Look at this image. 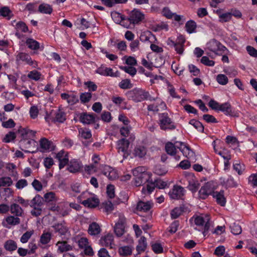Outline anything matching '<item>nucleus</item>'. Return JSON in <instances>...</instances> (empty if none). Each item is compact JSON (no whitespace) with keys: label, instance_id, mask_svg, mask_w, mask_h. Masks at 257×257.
Segmentation results:
<instances>
[{"label":"nucleus","instance_id":"obj_1","mask_svg":"<svg viewBox=\"0 0 257 257\" xmlns=\"http://www.w3.org/2000/svg\"><path fill=\"white\" fill-rule=\"evenodd\" d=\"M127 97L135 102H138L144 100L155 101L157 98L152 97L148 91L142 88H136L126 92Z\"/></svg>","mask_w":257,"mask_h":257},{"label":"nucleus","instance_id":"obj_2","mask_svg":"<svg viewBox=\"0 0 257 257\" xmlns=\"http://www.w3.org/2000/svg\"><path fill=\"white\" fill-rule=\"evenodd\" d=\"M181 183L187 185V188L193 192H195L199 187V183L193 174L184 172V177L181 179Z\"/></svg>","mask_w":257,"mask_h":257},{"label":"nucleus","instance_id":"obj_3","mask_svg":"<svg viewBox=\"0 0 257 257\" xmlns=\"http://www.w3.org/2000/svg\"><path fill=\"white\" fill-rule=\"evenodd\" d=\"M159 121L160 128L162 130H173L176 128L174 122L166 112L159 114Z\"/></svg>","mask_w":257,"mask_h":257},{"label":"nucleus","instance_id":"obj_4","mask_svg":"<svg viewBox=\"0 0 257 257\" xmlns=\"http://www.w3.org/2000/svg\"><path fill=\"white\" fill-rule=\"evenodd\" d=\"M133 174L136 177V183L139 185L144 183L149 179L147 169L144 166H139L133 170Z\"/></svg>","mask_w":257,"mask_h":257},{"label":"nucleus","instance_id":"obj_5","mask_svg":"<svg viewBox=\"0 0 257 257\" xmlns=\"http://www.w3.org/2000/svg\"><path fill=\"white\" fill-rule=\"evenodd\" d=\"M80 197L84 200L81 203L85 207L94 208L98 205L99 201L98 198L93 194H90L89 192H83Z\"/></svg>","mask_w":257,"mask_h":257},{"label":"nucleus","instance_id":"obj_6","mask_svg":"<svg viewBox=\"0 0 257 257\" xmlns=\"http://www.w3.org/2000/svg\"><path fill=\"white\" fill-rule=\"evenodd\" d=\"M144 15L139 10L134 9L126 17V21L133 25L140 24L144 19Z\"/></svg>","mask_w":257,"mask_h":257},{"label":"nucleus","instance_id":"obj_7","mask_svg":"<svg viewBox=\"0 0 257 257\" xmlns=\"http://www.w3.org/2000/svg\"><path fill=\"white\" fill-rule=\"evenodd\" d=\"M209 216L207 215L197 216L195 218L194 222L196 225L204 226V231L203 232L204 236H205L206 235L209 229L210 226V223L209 222Z\"/></svg>","mask_w":257,"mask_h":257},{"label":"nucleus","instance_id":"obj_8","mask_svg":"<svg viewBox=\"0 0 257 257\" xmlns=\"http://www.w3.org/2000/svg\"><path fill=\"white\" fill-rule=\"evenodd\" d=\"M18 133L20 135L23 140H21L20 142V145L23 146L26 144H30L31 143V141L28 140V139L31 137L34 136L36 132L27 128H23L21 126L18 130Z\"/></svg>","mask_w":257,"mask_h":257},{"label":"nucleus","instance_id":"obj_9","mask_svg":"<svg viewBox=\"0 0 257 257\" xmlns=\"http://www.w3.org/2000/svg\"><path fill=\"white\" fill-rule=\"evenodd\" d=\"M125 223L126 219L124 216L119 215L118 220L113 227L114 233L117 237H120L124 233Z\"/></svg>","mask_w":257,"mask_h":257},{"label":"nucleus","instance_id":"obj_10","mask_svg":"<svg viewBox=\"0 0 257 257\" xmlns=\"http://www.w3.org/2000/svg\"><path fill=\"white\" fill-rule=\"evenodd\" d=\"M207 48L217 55L221 54L226 50L225 47L214 39L211 40L207 43Z\"/></svg>","mask_w":257,"mask_h":257},{"label":"nucleus","instance_id":"obj_11","mask_svg":"<svg viewBox=\"0 0 257 257\" xmlns=\"http://www.w3.org/2000/svg\"><path fill=\"white\" fill-rule=\"evenodd\" d=\"M213 187L212 183L209 182L206 183L202 186L199 191V197L202 199H205L208 197L209 195L213 194Z\"/></svg>","mask_w":257,"mask_h":257},{"label":"nucleus","instance_id":"obj_12","mask_svg":"<svg viewBox=\"0 0 257 257\" xmlns=\"http://www.w3.org/2000/svg\"><path fill=\"white\" fill-rule=\"evenodd\" d=\"M129 145V141L125 139H120L117 142L118 152L122 154L124 158H126L128 156L127 150Z\"/></svg>","mask_w":257,"mask_h":257},{"label":"nucleus","instance_id":"obj_13","mask_svg":"<svg viewBox=\"0 0 257 257\" xmlns=\"http://www.w3.org/2000/svg\"><path fill=\"white\" fill-rule=\"evenodd\" d=\"M53 228L56 233H58L60 236L66 235L67 233L69 232V228L66 225L65 221L61 222L55 223L52 226Z\"/></svg>","mask_w":257,"mask_h":257},{"label":"nucleus","instance_id":"obj_14","mask_svg":"<svg viewBox=\"0 0 257 257\" xmlns=\"http://www.w3.org/2000/svg\"><path fill=\"white\" fill-rule=\"evenodd\" d=\"M99 118L96 114L83 112L80 114L79 120L83 124H90L95 123Z\"/></svg>","mask_w":257,"mask_h":257},{"label":"nucleus","instance_id":"obj_15","mask_svg":"<svg viewBox=\"0 0 257 257\" xmlns=\"http://www.w3.org/2000/svg\"><path fill=\"white\" fill-rule=\"evenodd\" d=\"M184 193L185 190L183 187L174 185L169 192V195L172 199H179L184 195Z\"/></svg>","mask_w":257,"mask_h":257},{"label":"nucleus","instance_id":"obj_16","mask_svg":"<svg viewBox=\"0 0 257 257\" xmlns=\"http://www.w3.org/2000/svg\"><path fill=\"white\" fill-rule=\"evenodd\" d=\"M45 201L48 203H51L52 205L54 204V205H52L50 209L52 211H56L58 210L59 208L58 206H56L55 204L57 201L58 198L56 196L55 193L53 192H49L48 193H46L44 196V198Z\"/></svg>","mask_w":257,"mask_h":257},{"label":"nucleus","instance_id":"obj_17","mask_svg":"<svg viewBox=\"0 0 257 257\" xmlns=\"http://www.w3.org/2000/svg\"><path fill=\"white\" fill-rule=\"evenodd\" d=\"M16 61L17 64L23 62L29 65H33L34 63L31 56L28 54L24 52H19L16 55Z\"/></svg>","mask_w":257,"mask_h":257},{"label":"nucleus","instance_id":"obj_18","mask_svg":"<svg viewBox=\"0 0 257 257\" xmlns=\"http://www.w3.org/2000/svg\"><path fill=\"white\" fill-rule=\"evenodd\" d=\"M218 110L223 112L227 115L235 117L238 116V113L232 110L231 106L229 103H224L220 104Z\"/></svg>","mask_w":257,"mask_h":257},{"label":"nucleus","instance_id":"obj_19","mask_svg":"<svg viewBox=\"0 0 257 257\" xmlns=\"http://www.w3.org/2000/svg\"><path fill=\"white\" fill-rule=\"evenodd\" d=\"M56 245L57 246V252L61 253L72 250L73 248V246L65 240L58 241Z\"/></svg>","mask_w":257,"mask_h":257},{"label":"nucleus","instance_id":"obj_20","mask_svg":"<svg viewBox=\"0 0 257 257\" xmlns=\"http://www.w3.org/2000/svg\"><path fill=\"white\" fill-rule=\"evenodd\" d=\"M82 167V163L78 160H71L68 165L67 170L69 172L75 173L80 171Z\"/></svg>","mask_w":257,"mask_h":257},{"label":"nucleus","instance_id":"obj_21","mask_svg":"<svg viewBox=\"0 0 257 257\" xmlns=\"http://www.w3.org/2000/svg\"><path fill=\"white\" fill-rule=\"evenodd\" d=\"M153 206L151 201L144 202L140 201L137 205L136 209L141 212H148L150 211Z\"/></svg>","mask_w":257,"mask_h":257},{"label":"nucleus","instance_id":"obj_22","mask_svg":"<svg viewBox=\"0 0 257 257\" xmlns=\"http://www.w3.org/2000/svg\"><path fill=\"white\" fill-rule=\"evenodd\" d=\"M99 242L102 246L110 247L111 248L112 245L114 244L113 235L111 233H108L101 237Z\"/></svg>","mask_w":257,"mask_h":257},{"label":"nucleus","instance_id":"obj_23","mask_svg":"<svg viewBox=\"0 0 257 257\" xmlns=\"http://www.w3.org/2000/svg\"><path fill=\"white\" fill-rule=\"evenodd\" d=\"M96 73L103 76H111V77H117L118 76V72L117 71L115 73L113 72L112 69L111 68L106 67L104 66H101L97 68L96 70Z\"/></svg>","mask_w":257,"mask_h":257},{"label":"nucleus","instance_id":"obj_24","mask_svg":"<svg viewBox=\"0 0 257 257\" xmlns=\"http://www.w3.org/2000/svg\"><path fill=\"white\" fill-rule=\"evenodd\" d=\"M102 173L110 180H114L118 178V174L116 171L108 166H106L104 168Z\"/></svg>","mask_w":257,"mask_h":257},{"label":"nucleus","instance_id":"obj_25","mask_svg":"<svg viewBox=\"0 0 257 257\" xmlns=\"http://www.w3.org/2000/svg\"><path fill=\"white\" fill-rule=\"evenodd\" d=\"M40 149L42 152H48L53 149V143L46 138L40 140Z\"/></svg>","mask_w":257,"mask_h":257},{"label":"nucleus","instance_id":"obj_26","mask_svg":"<svg viewBox=\"0 0 257 257\" xmlns=\"http://www.w3.org/2000/svg\"><path fill=\"white\" fill-rule=\"evenodd\" d=\"M177 149L182 153L183 155L188 158H190L194 156V153L183 143H179V146H177Z\"/></svg>","mask_w":257,"mask_h":257},{"label":"nucleus","instance_id":"obj_27","mask_svg":"<svg viewBox=\"0 0 257 257\" xmlns=\"http://www.w3.org/2000/svg\"><path fill=\"white\" fill-rule=\"evenodd\" d=\"M140 40L142 42H149L152 43L157 40L155 36L150 31H147L142 33L140 36Z\"/></svg>","mask_w":257,"mask_h":257},{"label":"nucleus","instance_id":"obj_28","mask_svg":"<svg viewBox=\"0 0 257 257\" xmlns=\"http://www.w3.org/2000/svg\"><path fill=\"white\" fill-rule=\"evenodd\" d=\"M212 196L216 200L218 204L221 206H224L226 203L225 198L224 196V191L221 190L219 192H213Z\"/></svg>","mask_w":257,"mask_h":257},{"label":"nucleus","instance_id":"obj_29","mask_svg":"<svg viewBox=\"0 0 257 257\" xmlns=\"http://www.w3.org/2000/svg\"><path fill=\"white\" fill-rule=\"evenodd\" d=\"M52 237V234L49 231H44L40 237L39 243L42 245H46L49 243Z\"/></svg>","mask_w":257,"mask_h":257},{"label":"nucleus","instance_id":"obj_30","mask_svg":"<svg viewBox=\"0 0 257 257\" xmlns=\"http://www.w3.org/2000/svg\"><path fill=\"white\" fill-rule=\"evenodd\" d=\"M4 247L7 251L13 252L17 249L18 245L16 241L13 239H9L5 241Z\"/></svg>","mask_w":257,"mask_h":257},{"label":"nucleus","instance_id":"obj_31","mask_svg":"<svg viewBox=\"0 0 257 257\" xmlns=\"http://www.w3.org/2000/svg\"><path fill=\"white\" fill-rule=\"evenodd\" d=\"M11 213L16 216H22L24 211L21 207L16 203H13L10 207Z\"/></svg>","mask_w":257,"mask_h":257},{"label":"nucleus","instance_id":"obj_32","mask_svg":"<svg viewBox=\"0 0 257 257\" xmlns=\"http://www.w3.org/2000/svg\"><path fill=\"white\" fill-rule=\"evenodd\" d=\"M38 11L43 14L50 15L53 12V8L51 5L43 3L39 5Z\"/></svg>","mask_w":257,"mask_h":257},{"label":"nucleus","instance_id":"obj_33","mask_svg":"<svg viewBox=\"0 0 257 257\" xmlns=\"http://www.w3.org/2000/svg\"><path fill=\"white\" fill-rule=\"evenodd\" d=\"M186 207L184 205L180 206L173 209L171 212V216L173 219L179 217L184 212L186 211Z\"/></svg>","mask_w":257,"mask_h":257},{"label":"nucleus","instance_id":"obj_34","mask_svg":"<svg viewBox=\"0 0 257 257\" xmlns=\"http://www.w3.org/2000/svg\"><path fill=\"white\" fill-rule=\"evenodd\" d=\"M147 246V242L146 238L144 236H141L139 240V243L136 247V249L138 254L144 252L146 249Z\"/></svg>","mask_w":257,"mask_h":257},{"label":"nucleus","instance_id":"obj_35","mask_svg":"<svg viewBox=\"0 0 257 257\" xmlns=\"http://www.w3.org/2000/svg\"><path fill=\"white\" fill-rule=\"evenodd\" d=\"M147 149L144 146H139L135 147L134 150V155L136 157L142 158L145 157L147 154Z\"/></svg>","mask_w":257,"mask_h":257},{"label":"nucleus","instance_id":"obj_36","mask_svg":"<svg viewBox=\"0 0 257 257\" xmlns=\"http://www.w3.org/2000/svg\"><path fill=\"white\" fill-rule=\"evenodd\" d=\"M100 227L96 222L91 223L88 227V233L91 235H96L100 232Z\"/></svg>","mask_w":257,"mask_h":257},{"label":"nucleus","instance_id":"obj_37","mask_svg":"<svg viewBox=\"0 0 257 257\" xmlns=\"http://www.w3.org/2000/svg\"><path fill=\"white\" fill-rule=\"evenodd\" d=\"M44 199L40 195L37 194L35 197L30 201L31 207H41L43 204Z\"/></svg>","mask_w":257,"mask_h":257},{"label":"nucleus","instance_id":"obj_38","mask_svg":"<svg viewBox=\"0 0 257 257\" xmlns=\"http://www.w3.org/2000/svg\"><path fill=\"white\" fill-rule=\"evenodd\" d=\"M177 146L171 142H168L165 145V151L167 153L171 156H175L176 154Z\"/></svg>","mask_w":257,"mask_h":257},{"label":"nucleus","instance_id":"obj_39","mask_svg":"<svg viewBox=\"0 0 257 257\" xmlns=\"http://www.w3.org/2000/svg\"><path fill=\"white\" fill-rule=\"evenodd\" d=\"M111 16L114 21L116 23H123L126 21V17L121 15L117 12L112 13Z\"/></svg>","mask_w":257,"mask_h":257},{"label":"nucleus","instance_id":"obj_40","mask_svg":"<svg viewBox=\"0 0 257 257\" xmlns=\"http://www.w3.org/2000/svg\"><path fill=\"white\" fill-rule=\"evenodd\" d=\"M5 221L8 225L14 226L20 223V219L18 216L10 215L5 218Z\"/></svg>","mask_w":257,"mask_h":257},{"label":"nucleus","instance_id":"obj_41","mask_svg":"<svg viewBox=\"0 0 257 257\" xmlns=\"http://www.w3.org/2000/svg\"><path fill=\"white\" fill-rule=\"evenodd\" d=\"M26 43L28 48L32 50H37L39 49L40 47V44L39 42L33 39H28L26 40Z\"/></svg>","mask_w":257,"mask_h":257},{"label":"nucleus","instance_id":"obj_42","mask_svg":"<svg viewBox=\"0 0 257 257\" xmlns=\"http://www.w3.org/2000/svg\"><path fill=\"white\" fill-rule=\"evenodd\" d=\"M66 119V113L61 110H58L55 113L54 121L63 123Z\"/></svg>","mask_w":257,"mask_h":257},{"label":"nucleus","instance_id":"obj_43","mask_svg":"<svg viewBox=\"0 0 257 257\" xmlns=\"http://www.w3.org/2000/svg\"><path fill=\"white\" fill-rule=\"evenodd\" d=\"M196 27V24L193 20L188 21L185 24L186 30L189 34L195 32Z\"/></svg>","mask_w":257,"mask_h":257},{"label":"nucleus","instance_id":"obj_44","mask_svg":"<svg viewBox=\"0 0 257 257\" xmlns=\"http://www.w3.org/2000/svg\"><path fill=\"white\" fill-rule=\"evenodd\" d=\"M148 183L146 187H144L142 189V192L144 194H146L147 193L150 194L151 193L156 187L155 182L153 181H148Z\"/></svg>","mask_w":257,"mask_h":257},{"label":"nucleus","instance_id":"obj_45","mask_svg":"<svg viewBox=\"0 0 257 257\" xmlns=\"http://www.w3.org/2000/svg\"><path fill=\"white\" fill-rule=\"evenodd\" d=\"M118 252L120 255H129L132 253V248L129 246H121L118 249Z\"/></svg>","mask_w":257,"mask_h":257},{"label":"nucleus","instance_id":"obj_46","mask_svg":"<svg viewBox=\"0 0 257 257\" xmlns=\"http://www.w3.org/2000/svg\"><path fill=\"white\" fill-rule=\"evenodd\" d=\"M13 184V181L11 177H3L0 178V187H9Z\"/></svg>","mask_w":257,"mask_h":257},{"label":"nucleus","instance_id":"obj_47","mask_svg":"<svg viewBox=\"0 0 257 257\" xmlns=\"http://www.w3.org/2000/svg\"><path fill=\"white\" fill-rule=\"evenodd\" d=\"M119 87L122 89H127L132 88L133 84L128 79L122 80L118 84Z\"/></svg>","mask_w":257,"mask_h":257},{"label":"nucleus","instance_id":"obj_48","mask_svg":"<svg viewBox=\"0 0 257 257\" xmlns=\"http://www.w3.org/2000/svg\"><path fill=\"white\" fill-rule=\"evenodd\" d=\"M79 134L81 137L84 139H89L92 137L91 131L86 128H81L79 129Z\"/></svg>","mask_w":257,"mask_h":257},{"label":"nucleus","instance_id":"obj_49","mask_svg":"<svg viewBox=\"0 0 257 257\" xmlns=\"http://www.w3.org/2000/svg\"><path fill=\"white\" fill-rule=\"evenodd\" d=\"M34 230H29L24 233L20 238V241L23 243H27L34 234Z\"/></svg>","mask_w":257,"mask_h":257},{"label":"nucleus","instance_id":"obj_50","mask_svg":"<svg viewBox=\"0 0 257 257\" xmlns=\"http://www.w3.org/2000/svg\"><path fill=\"white\" fill-rule=\"evenodd\" d=\"M230 228L231 232L234 235H239L242 232V229L238 224H236V223H233L231 225H230Z\"/></svg>","mask_w":257,"mask_h":257},{"label":"nucleus","instance_id":"obj_51","mask_svg":"<svg viewBox=\"0 0 257 257\" xmlns=\"http://www.w3.org/2000/svg\"><path fill=\"white\" fill-rule=\"evenodd\" d=\"M189 123L193 125L198 131L201 133L204 132V126L200 121L193 119L190 120Z\"/></svg>","mask_w":257,"mask_h":257},{"label":"nucleus","instance_id":"obj_52","mask_svg":"<svg viewBox=\"0 0 257 257\" xmlns=\"http://www.w3.org/2000/svg\"><path fill=\"white\" fill-rule=\"evenodd\" d=\"M37 248L38 246L36 243L35 240H31L30 242H29L28 245L27 249L29 251V254H32L35 253Z\"/></svg>","mask_w":257,"mask_h":257},{"label":"nucleus","instance_id":"obj_53","mask_svg":"<svg viewBox=\"0 0 257 257\" xmlns=\"http://www.w3.org/2000/svg\"><path fill=\"white\" fill-rule=\"evenodd\" d=\"M41 76V73L36 70L30 71L28 75V78L35 81L40 80Z\"/></svg>","mask_w":257,"mask_h":257},{"label":"nucleus","instance_id":"obj_54","mask_svg":"<svg viewBox=\"0 0 257 257\" xmlns=\"http://www.w3.org/2000/svg\"><path fill=\"white\" fill-rule=\"evenodd\" d=\"M120 69L132 76H134L137 73V69L132 66H121Z\"/></svg>","mask_w":257,"mask_h":257},{"label":"nucleus","instance_id":"obj_55","mask_svg":"<svg viewBox=\"0 0 257 257\" xmlns=\"http://www.w3.org/2000/svg\"><path fill=\"white\" fill-rule=\"evenodd\" d=\"M216 81L219 84L224 85L228 83V79L225 75L220 74L216 76Z\"/></svg>","mask_w":257,"mask_h":257},{"label":"nucleus","instance_id":"obj_56","mask_svg":"<svg viewBox=\"0 0 257 257\" xmlns=\"http://www.w3.org/2000/svg\"><path fill=\"white\" fill-rule=\"evenodd\" d=\"M16 29L18 31L26 33L28 31V28L26 24L23 22H19L16 25Z\"/></svg>","mask_w":257,"mask_h":257},{"label":"nucleus","instance_id":"obj_57","mask_svg":"<svg viewBox=\"0 0 257 257\" xmlns=\"http://www.w3.org/2000/svg\"><path fill=\"white\" fill-rule=\"evenodd\" d=\"M16 138L15 133L13 132H10L8 133L4 138V142L5 143H10L14 141Z\"/></svg>","mask_w":257,"mask_h":257},{"label":"nucleus","instance_id":"obj_58","mask_svg":"<svg viewBox=\"0 0 257 257\" xmlns=\"http://www.w3.org/2000/svg\"><path fill=\"white\" fill-rule=\"evenodd\" d=\"M91 93L90 92L82 93L80 96V99L83 103L88 102L91 98Z\"/></svg>","mask_w":257,"mask_h":257},{"label":"nucleus","instance_id":"obj_59","mask_svg":"<svg viewBox=\"0 0 257 257\" xmlns=\"http://www.w3.org/2000/svg\"><path fill=\"white\" fill-rule=\"evenodd\" d=\"M152 250L156 253H161L163 251L162 245L159 243H155L152 244Z\"/></svg>","mask_w":257,"mask_h":257},{"label":"nucleus","instance_id":"obj_60","mask_svg":"<svg viewBox=\"0 0 257 257\" xmlns=\"http://www.w3.org/2000/svg\"><path fill=\"white\" fill-rule=\"evenodd\" d=\"M85 171L89 174L96 172L97 170V166L94 164L86 165L84 167Z\"/></svg>","mask_w":257,"mask_h":257},{"label":"nucleus","instance_id":"obj_61","mask_svg":"<svg viewBox=\"0 0 257 257\" xmlns=\"http://www.w3.org/2000/svg\"><path fill=\"white\" fill-rule=\"evenodd\" d=\"M220 22L222 23L229 22L231 19V14L230 13H223L219 15Z\"/></svg>","mask_w":257,"mask_h":257},{"label":"nucleus","instance_id":"obj_62","mask_svg":"<svg viewBox=\"0 0 257 257\" xmlns=\"http://www.w3.org/2000/svg\"><path fill=\"white\" fill-rule=\"evenodd\" d=\"M78 244L80 248L84 249L88 245V240L85 237H81L78 240Z\"/></svg>","mask_w":257,"mask_h":257},{"label":"nucleus","instance_id":"obj_63","mask_svg":"<svg viewBox=\"0 0 257 257\" xmlns=\"http://www.w3.org/2000/svg\"><path fill=\"white\" fill-rule=\"evenodd\" d=\"M246 49L250 56L255 58L257 57V50L254 48L250 46H247Z\"/></svg>","mask_w":257,"mask_h":257},{"label":"nucleus","instance_id":"obj_64","mask_svg":"<svg viewBox=\"0 0 257 257\" xmlns=\"http://www.w3.org/2000/svg\"><path fill=\"white\" fill-rule=\"evenodd\" d=\"M248 182L253 187H257V174H253L249 176Z\"/></svg>","mask_w":257,"mask_h":257}]
</instances>
